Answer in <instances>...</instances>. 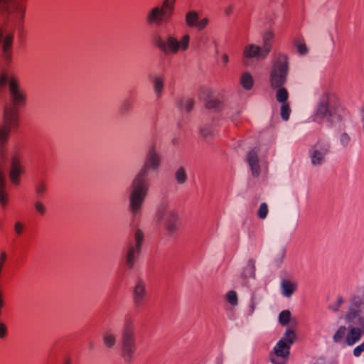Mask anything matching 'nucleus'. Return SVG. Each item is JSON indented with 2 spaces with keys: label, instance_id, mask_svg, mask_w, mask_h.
Wrapping results in <instances>:
<instances>
[{
  "label": "nucleus",
  "instance_id": "nucleus-7",
  "mask_svg": "<svg viewBox=\"0 0 364 364\" xmlns=\"http://www.w3.org/2000/svg\"><path fill=\"white\" fill-rule=\"evenodd\" d=\"M290 346L284 340H280L271 355V360L274 364H284L289 355Z\"/></svg>",
  "mask_w": 364,
  "mask_h": 364
},
{
  "label": "nucleus",
  "instance_id": "nucleus-31",
  "mask_svg": "<svg viewBox=\"0 0 364 364\" xmlns=\"http://www.w3.org/2000/svg\"><path fill=\"white\" fill-rule=\"evenodd\" d=\"M222 104V101L218 99H209L205 103V107L208 109L218 108Z\"/></svg>",
  "mask_w": 364,
  "mask_h": 364
},
{
  "label": "nucleus",
  "instance_id": "nucleus-24",
  "mask_svg": "<svg viewBox=\"0 0 364 364\" xmlns=\"http://www.w3.org/2000/svg\"><path fill=\"white\" fill-rule=\"evenodd\" d=\"M194 100L193 99H186L185 100H181L180 102V107L182 109H184L186 112H191L194 107Z\"/></svg>",
  "mask_w": 364,
  "mask_h": 364
},
{
  "label": "nucleus",
  "instance_id": "nucleus-12",
  "mask_svg": "<svg viewBox=\"0 0 364 364\" xmlns=\"http://www.w3.org/2000/svg\"><path fill=\"white\" fill-rule=\"evenodd\" d=\"M364 332V319L359 318V325L358 327H351L346 336V343L348 345L351 346L358 341Z\"/></svg>",
  "mask_w": 364,
  "mask_h": 364
},
{
  "label": "nucleus",
  "instance_id": "nucleus-48",
  "mask_svg": "<svg viewBox=\"0 0 364 364\" xmlns=\"http://www.w3.org/2000/svg\"><path fill=\"white\" fill-rule=\"evenodd\" d=\"M65 364H71V360H70V359H68V360L65 361Z\"/></svg>",
  "mask_w": 364,
  "mask_h": 364
},
{
  "label": "nucleus",
  "instance_id": "nucleus-3",
  "mask_svg": "<svg viewBox=\"0 0 364 364\" xmlns=\"http://www.w3.org/2000/svg\"><path fill=\"white\" fill-rule=\"evenodd\" d=\"M18 125L17 109L15 107L4 108L3 123L0 125V150L3 153L4 146L8 142L12 129Z\"/></svg>",
  "mask_w": 364,
  "mask_h": 364
},
{
  "label": "nucleus",
  "instance_id": "nucleus-20",
  "mask_svg": "<svg viewBox=\"0 0 364 364\" xmlns=\"http://www.w3.org/2000/svg\"><path fill=\"white\" fill-rule=\"evenodd\" d=\"M198 21V14L196 11H189L186 14V22L189 27H196Z\"/></svg>",
  "mask_w": 364,
  "mask_h": 364
},
{
  "label": "nucleus",
  "instance_id": "nucleus-19",
  "mask_svg": "<svg viewBox=\"0 0 364 364\" xmlns=\"http://www.w3.org/2000/svg\"><path fill=\"white\" fill-rule=\"evenodd\" d=\"M240 83L245 90L252 89L254 85V80L250 73H245L242 74L240 79Z\"/></svg>",
  "mask_w": 364,
  "mask_h": 364
},
{
  "label": "nucleus",
  "instance_id": "nucleus-32",
  "mask_svg": "<svg viewBox=\"0 0 364 364\" xmlns=\"http://www.w3.org/2000/svg\"><path fill=\"white\" fill-rule=\"evenodd\" d=\"M346 328L345 326H341L333 336L335 342H340L345 336Z\"/></svg>",
  "mask_w": 364,
  "mask_h": 364
},
{
  "label": "nucleus",
  "instance_id": "nucleus-16",
  "mask_svg": "<svg viewBox=\"0 0 364 364\" xmlns=\"http://www.w3.org/2000/svg\"><path fill=\"white\" fill-rule=\"evenodd\" d=\"M274 38V33L272 31H268L264 36V45H263V55H267L271 49L272 43Z\"/></svg>",
  "mask_w": 364,
  "mask_h": 364
},
{
  "label": "nucleus",
  "instance_id": "nucleus-28",
  "mask_svg": "<svg viewBox=\"0 0 364 364\" xmlns=\"http://www.w3.org/2000/svg\"><path fill=\"white\" fill-rule=\"evenodd\" d=\"M296 338V334L292 329H287L285 332L284 337L281 340H284L286 343H289V346L293 343Z\"/></svg>",
  "mask_w": 364,
  "mask_h": 364
},
{
  "label": "nucleus",
  "instance_id": "nucleus-18",
  "mask_svg": "<svg viewBox=\"0 0 364 364\" xmlns=\"http://www.w3.org/2000/svg\"><path fill=\"white\" fill-rule=\"evenodd\" d=\"M359 318H363L360 316V311L355 309H350L346 315V320L348 323H353L359 325Z\"/></svg>",
  "mask_w": 364,
  "mask_h": 364
},
{
  "label": "nucleus",
  "instance_id": "nucleus-8",
  "mask_svg": "<svg viewBox=\"0 0 364 364\" xmlns=\"http://www.w3.org/2000/svg\"><path fill=\"white\" fill-rule=\"evenodd\" d=\"M25 173L24 167L21 164L18 155H14L11 159V166L9 177L12 183L18 186L21 182L20 177Z\"/></svg>",
  "mask_w": 364,
  "mask_h": 364
},
{
  "label": "nucleus",
  "instance_id": "nucleus-46",
  "mask_svg": "<svg viewBox=\"0 0 364 364\" xmlns=\"http://www.w3.org/2000/svg\"><path fill=\"white\" fill-rule=\"evenodd\" d=\"M222 59L223 60V63L225 64H227L228 62V55L227 54H223V56H222Z\"/></svg>",
  "mask_w": 364,
  "mask_h": 364
},
{
  "label": "nucleus",
  "instance_id": "nucleus-15",
  "mask_svg": "<svg viewBox=\"0 0 364 364\" xmlns=\"http://www.w3.org/2000/svg\"><path fill=\"white\" fill-rule=\"evenodd\" d=\"M178 217L173 213H168L165 215V226L170 233H173L177 230Z\"/></svg>",
  "mask_w": 364,
  "mask_h": 364
},
{
  "label": "nucleus",
  "instance_id": "nucleus-50",
  "mask_svg": "<svg viewBox=\"0 0 364 364\" xmlns=\"http://www.w3.org/2000/svg\"><path fill=\"white\" fill-rule=\"evenodd\" d=\"M2 0H0V3L1 2Z\"/></svg>",
  "mask_w": 364,
  "mask_h": 364
},
{
  "label": "nucleus",
  "instance_id": "nucleus-29",
  "mask_svg": "<svg viewBox=\"0 0 364 364\" xmlns=\"http://www.w3.org/2000/svg\"><path fill=\"white\" fill-rule=\"evenodd\" d=\"M13 36L10 34L6 35L3 41V51L6 53L10 50L12 47Z\"/></svg>",
  "mask_w": 364,
  "mask_h": 364
},
{
  "label": "nucleus",
  "instance_id": "nucleus-9",
  "mask_svg": "<svg viewBox=\"0 0 364 364\" xmlns=\"http://www.w3.org/2000/svg\"><path fill=\"white\" fill-rule=\"evenodd\" d=\"M144 235L141 230L137 229L134 234L136 242L135 248L131 246L127 252L126 261L129 268H132L134 264L135 253L139 254L144 242Z\"/></svg>",
  "mask_w": 364,
  "mask_h": 364
},
{
  "label": "nucleus",
  "instance_id": "nucleus-47",
  "mask_svg": "<svg viewBox=\"0 0 364 364\" xmlns=\"http://www.w3.org/2000/svg\"><path fill=\"white\" fill-rule=\"evenodd\" d=\"M4 265V262H0V273L1 272Z\"/></svg>",
  "mask_w": 364,
  "mask_h": 364
},
{
  "label": "nucleus",
  "instance_id": "nucleus-44",
  "mask_svg": "<svg viewBox=\"0 0 364 364\" xmlns=\"http://www.w3.org/2000/svg\"><path fill=\"white\" fill-rule=\"evenodd\" d=\"M363 351L362 348L358 346L354 349L353 353L355 356H359Z\"/></svg>",
  "mask_w": 364,
  "mask_h": 364
},
{
  "label": "nucleus",
  "instance_id": "nucleus-49",
  "mask_svg": "<svg viewBox=\"0 0 364 364\" xmlns=\"http://www.w3.org/2000/svg\"><path fill=\"white\" fill-rule=\"evenodd\" d=\"M359 346H360V347L362 348V350L364 351V342H363L362 344H360Z\"/></svg>",
  "mask_w": 364,
  "mask_h": 364
},
{
  "label": "nucleus",
  "instance_id": "nucleus-35",
  "mask_svg": "<svg viewBox=\"0 0 364 364\" xmlns=\"http://www.w3.org/2000/svg\"><path fill=\"white\" fill-rule=\"evenodd\" d=\"M267 213H268L267 205L264 203H262L260 205L258 212H257L258 216L260 218L264 219V218H266Z\"/></svg>",
  "mask_w": 364,
  "mask_h": 364
},
{
  "label": "nucleus",
  "instance_id": "nucleus-4",
  "mask_svg": "<svg viewBox=\"0 0 364 364\" xmlns=\"http://www.w3.org/2000/svg\"><path fill=\"white\" fill-rule=\"evenodd\" d=\"M190 37L189 35H185L182 39L178 41L176 38L169 36L165 41L160 35L154 37V43L163 53L166 55L176 54L180 49L186 50L188 48Z\"/></svg>",
  "mask_w": 364,
  "mask_h": 364
},
{
  "label": "nucleus",
  "instance_id": "nucleus-30",
  "mask_svg": "<svg viewBox=\"0 0 364 364\" xmlns=\"http://www.w3.org/2000/svg\"><path fill=\"white\" fill-rule=\"evenodd\" d=\"M176 178L179 183H183L186 180V173L184 168H179L176 173Z\"/></svg>",
  "mask_w": 364,
  "mask_h": 364
},
{
  "label": "nucleus",
  "instance_id": "nucleus-17",
  "mask_svg": "<svg viewBox=\"0 0 364 364\" xmlns=\"http://www.w3.org/2000/svg\"><path fill=\"white\" fill-rule=\"evenodd\" d=\"M247 161L253 173L258 174L259 171V159L255 151H252L248 154Z\"/></svg>",
  "mask_w": 364,
  "mask_h": 364
},
{
  "label": "nucleus",
  "instance_id": "nucleus-33",
  "mask_svg": "<svg viewBox=\"0 0 364 364\" xmlns=\"http://www.w3.org/2000/svg\"><path fill=\"white\" fill-rule=\"evenodd\" d=\"M323 160V153L315 150L311 156V161L314 164H319Z\"/></svg>",
  "mask_w": 364,
  "mask_h": 364
},
{
  "label": "nucleus",
  "instance_id": "nucleus-42",
  "mask_svg": "<svg viewBox=\"0 0 364 364\" xmlns=\"http://www.w3.org/2000/svg\"><path fill=\"white\" fill-rule=\"evenodd\" d=\"M14 229H15L16 232L18 235H20L23 231V225L20 222H16L15 223Z\"/></svg>",
  "mask_w": 364,
  "mask_h": 364
},
{
  "label": "nucleus",
  "instance_id": "nucleus-22",
  "mask_svg": "<svg viewBox=\"0 0 364 364\" xmlns=\"http://www.w3.org/2000/svg\"><path fill=\"white\" fill-rule=\"evenodd\" d=\"M146 290L144 285L139 282L138 283L134 289L135 300L139 301L145 295Z\"/></svg>",
  "mask_w": 364,
  "mask_h": 364
},
{
  "label": "nucleus",
  "instance_id": "nucleus-45",
  "mask_svg": "<svg viewBox=\"0 0 364 364\" xmlns=\"http://www.w3.org/2000/svg\"><path fill=\"white\" fill-rule=\"evenodd\" d=\"M6 259V253L5 252H1V256H0V262H3L5 263Z\"/></svg>",
  "mask_w": 364,
  "mask_h": 364
},
{
  "label": "nucleus",
  "instance_id": "nucleus-27",
  "mask_svg": "<svg viewBox=\"0 0 364 364\" xmlns=\"http://www.w3.org/2000/svg\"><path fill=\"white\" fill-rule=\"evenodd\" d=\"M154 84L155 91L157 92V94L161 95L164 88V78L162 77H156L154 80Z\"/></svg>",
  "mask_w": 364,
  "mask_h": 364
},
{
  "label": "nucleus",
  "instance_id": "nucleus-39",
  "mask_svg": "<svg viewBox=\"0 0 364 364\" xmlns=\"http://www.w3.org/2000/svg\"><path fill=\"white\" fill-rule=\"evenodd\" d=\"M35 207L37 211H38L41 215H43L46 212V208L43 204L41 202H36L35 204Z\"/></svg>",
  "mask_w": 364,
  "mask_h": 364
},
{
  "label": "nucleus",
  "instance_id": "nucleus-2",
  "mask_svg": "<svg viewBox=\"0 0 364 364\" xmlns=\"http://www.w3.org/2000/svg\"><path fill=\"white\" fill-rule=\"evenodd\" d=\"M289 70L288 57L284 54H279L272 65L270 73V85L276 90L282 87L287 80Z\"/></svg>",
  "mask_w": 364,
  "mask_h": 364
},
{
  "label": "nucleus",
  "instance_id": "nucleus-10",
  "mask_svg": "<svg viewBox=\"0 0 364 364\" xmlns=\"http://www.w3.org/2000/svg\"><path fill=\"white\" fill-rule=\"evenodd\" d=\"M9 93L14 105H24L26 95L20 90L19 84L16 77H10L9 80Z\"/></svg>",
  "mask_w": 364,
  "mask_h": 364
},
{
  "label": "nucleus",
  "instance_id": "nucleus-41",
  "mask_svg": "<svg viewBox=\"0 0 364 364\" xmlns=\"http://www.w3.org/2000/svg\"><path fill=\"white\" fill-rule=\"evenodd\" d=\"M46 190V185L44 182H41L36 188V193L40 195L44 193Z\"/></svg>",
  "mask_w": 364,
  "mask_h": 364
},
{
  "label": "nucleus",
  "instance_id": "nucleus-21",
  "mask_svg": "<svg viewBox=\"0 0 364 364\" xmlns=\"http://www.w3.org/2000/svg\"><path fill=\"white\" fill-rule=\"evenodd\" d=\"M278 90L276 94L277 100L280 103H286L287 102V100L289 97V94L286 88L280 87V88H277Z\"/></svg>",
  "mask_w": 364,
  "mask_h": 364
},
{
  "label": "nucleus",
  "instance_id": "nucleus-38",
  "mask_svg": "<svg viewBox=\"0 0 364 364\" xmlns=\"http://www.w3.org/2000/svg\"><path fill=\"white\" fill-rule=\"evenodd\" d=\"M9 80L8 75L6 73H2L0 75V88L4 87Z\"/></svg>",
  "mask_w": 364,
  "mask_h": 364
},
{
  "label": "nucleus",
  "instance_id": "nucleus-1",
  "mask_svg": "<svg viewBox=\"0 0 364 364\" xmlns=\"http://www.w3.org/2000/svg\"><path fill=\"white\" fill-rule=\"evenodd\" d=\"M160 164V157L154 150L149 152L147 159L139 173L134 179L130 194V210L136 214L141 208L146 196L148 187L146 178L150 169H156Z\"/></svg>",
  "mask_w": 364,
  "mask_h": 364
},
{
  "label": "nucleus",
  "instance_id": "nucleus-14",
  "mask_svg": "<svg viewBox=\"0 0 364 364\" xmlns=\"http://www.w3.org/2000/svg\"><path fill=\"white\" fill-rule=\"evenodd\" d=\"M282 294L286 297H290L296 290L297 284L291 279H284L281 282Z\"/></svg>",
  "mask_w": 364,
  "mask_h": 364
},
{
  "label": "nucleus",
  "instance_id": "nucleus-36",
  "mask_svg": "<svg viewBox=\"0 0 364 364\" xmlns=\"http://www.w3.org/2000/svg\"><path fill=\"white\" fill-rule=\"evenodd\" d=\"M104 342L108 347H112L115 343V338L113 335L109 334L105 336Z\"/></svg>",
  "mask_w": 364,
  "mask_h": 364
},
{
  "label": "nucleus",
  "instance_id": "nucleus-11",
  "mask_svg": "<svg viewBox=\"0 0 364 364\" xmlns=\"http://www.w3.org/2000/svg\"><path fill=\"white\" fill-rule=\"evenodd\" d=\"M134 333L131 329L127 328L123 337L122 356L130 361L134 353Z\"/></svg>",
  "mask_w": 364,
  "mask_h": 364
},
{
  "label": "nucleus",
  "instance_id": "nucleus-13",
  "mask_svg": "<svg viewBox=\"0 0 364 364\" xmlns=\"http://www.w3.org/2000/svg\"><path fill=\"white\" fill-rule=\"evenodd\" d=\"M267 55H263V48L260 46L250 44L245 47L243 50V57L247 59L253 58H265Z\"/></svg>",
  "mask_w": 364,
  "mask_h": 364
},
{
  "label": "nucleus",
  "instance_id": "nucleus-40",
  "mask_svg": "<svg viewBox=\"0 0 364 364\" xmlns=\"http://www.w3.org/2000/svg\"><path fill=\"white\" fill-rule=\"evenodd\" d=\"M7 334V327L5 323H0V338H4Z\"/></svg>",
  "mask_w": 364,
  "mask_h": 364
},
{
  "label": "nucleus",
  "instance_id": "nucleus-34",
  "mask_svg": "<svg viewBox=\"0 0 364 364\" xmlns=\"http://www.w3.org/2000/svg\"><path fill=\"white\" fill-rule=\"evenodd\" d=\"M294 45L297 49V51L301 55H304L307 53L308 48L304 43L301 42L299 41H295Z\"/></svg>",
  "mask_w": 364,
  "mask_h": 364
},
{
  "label": "nucleus",
  "instance_id": "nucleus-26",
  "mask_svg": "<svg viewBox=\"0 0 364 364\" xmlns=\"http://www.w3.org/2000/svg\"><path fill=\"white\" fill-rule=\"evenodd\" d=\"M280 114L284 120H288L289 118L291 109L289 103H282Z\"/></svg>",
  "mask_w": 364,
  "mask_h": 364
},
{
  "label": "nucleus",
  "instance_id": "nucleus-5",
  "mask_svg": "<svg viewBox=\"0 0 364 364\" xmlns=\"http://www.w3.org/2000/svg\"><path fill=\"white\" fill-rule=\"evenodd\" d=\"M175 2L176 0H164L161 7L154 8L148 16V22L159 25L168 19L173 12Z\"/></svg>",
  "mask_w": 364,
  "mask_h": 364
},
{
  "label": "nucleus",
  "instance_id": "nucleus-43",
  "mask_svg": "<svg viewBox=\"0 0 364 364\" xmlns=\"http://www.w3.org/2000/svg\"><path fill=\"white\" fill-rule=\"evenodd\" d=\"M4 306V294L1 291H0V316L2 314V309Z\"/></svg>",
  "mask_w": 364,
  "mask_h": 364
},
{
  "label": "nucleus",
  "instance_id": "nucleus-23",
  "mask_svg": "<svg viewBox=\"0 0 364 364\" xmlns=\"http://www.w3.org/2000/svg\"><path fill=\"white\" fill-rule=\"evenodd\" d=\"M291 320V312L289 310L282 311L279 315V321L281 325L287 326Z\"/></svg>",
  "mask_w": 364,
  "mask_h": 364
},
{
  "label": "nucleus",
  "instance_id": "nucleus-37",
  "mask_svg": "<svg viewBox=\"0 0 364 364\" xmlns=\"http://www.w3.org/2000/svg\"><path fill=\"white\" fill-rule=\"evenodd\" d=\"M208 19L207 18H204L202 20L198 21V23L196 26V28L198 30L201 31L203 28H205V27L208 25Z\"/></svg>",
  "mask_w": 364,
  "mask_h": 364
},
{
  "label": "nucleus",
  "instance_id": "nucleus-6",
  "mask_svg": "<svg viewBox=\"0 0 364 364\" xmlns=\"http://www.w3.org/2000/svg\"><path fill=\"white\" fill-rule=\"evenodd\" d=\"M331 100L328 95L323 96L315 112L314 120L318 123L324 119H328L333 115V110L330 106Z\"/></svg>",
  "mask_w": 364,
  "mask_h": 364
},
{
  "label": "nucleus",
  "instance_id": "nucleus-25",
  "mask_svg": "<svg viewBox=\"0 0 364 364\" xmlns=\"http://www.w3.org/2000/svg\"><path fill=\"white\" fill-rule=\"evenodd\" d=\"M225 299L232 306H236L238 303L237 295L235 291H229L225 295Z\"/></svg>",
  "mask_w": 364,
  "mask_h": 364
}]
</instances>
